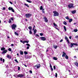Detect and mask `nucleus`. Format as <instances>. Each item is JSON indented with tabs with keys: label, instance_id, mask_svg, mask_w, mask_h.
Segmentation results:
<instances>
[{
	"label": "nucleus",
	"instance_id": "f257e3e1",
	"mask_svg": "<svg viewBox=\"0 0 78 78\" xmlns=\"http://www.w3.org/2000/svg\"><path fill=\"white\" fill-rule=\"evenodd\" d=\"M53 13H54L53 16H59V13L58 12L54 11L53 12Z\"/></svg>",
	"mask_w": 78,
	"mask_h": 78
},
{
	"label": "nucleus",
	"instance_id": "f03ea898",
	"mask_svg": "<svg viewBox=\"0 0 78 78\" xmlns=\"http://www.w3.org/2000/svg\"><path fill=\"white\" fill-rule=\"evenodd\" d=\"M32 16V14L30 13H27L25 14V16L26 18H30L31 16Z\"/></svg>",
	"mask_w": 78,
	"mask_h": 78
},
{
	"label": "nucleus",
	"instance_id": "7ed1b4c3",
	"mask_svg": "<svg viewBox=\"0 0 78 78\" xmlns=\"http://www.w3.org/2000/svg\"><path fill=\"white\" fill-rule=\"evenodd\" d=\"M17 27V25L16 24H13L11 26V27L12 28V30H16V28Z\"/></svg>",
	"mask_w": 78,
	"mask_h": 78
},
{
	"label": "nucleus",
	"instance_id": "20e7f679",
	"mask_svg": "<svg viewBox=\"0 0 78 78\" xmlns=\"http://www.w3.org/2000/svg\"><path fill=\"white\" fill-rule=\"evenodd\" d=\"M69 8H74V6H73V4L72 3L68 5Z\"/></svg>",
	"mask_w": 78,
	"mask_h": 78
},
{
	"label": "nucleus",
	"instance_id": "39448f33",
	"mask_svg": "<svg viewBox=\"0 0 78 78\" xmlns=\"http://www.w3.org/2000/svg\"><path fill=\"white\" fill-rule=\"evenodd\" d=\"M24 77V75L23 74H19L17 75V77L18 78H23Z\"/></svg>",
	"mask_w": 78,
	"mask_h": 78
},
{
	"label": "nucleus",
	"instance_id": "423d86ee",
	"mask_svg": "<svg viewBox=\"0 0 78 78\" xmlns=\"http://www.w3.org/2000/svg\"><path fill=\"white\" fill-rule=\"evenodd\" d=\"M20 42H21L22 43H23V44H25V43H27V44H28V42H29V41H22V40H20Z\"/></svg>",
	"mask_w": 78,
	"mask_h": 78
},
{
	"label": "nucleus",
	"instance_id": "0eeeda50",
	"mask_svg": "<svg viewBox=\"0 0 78 78\" xmlns=\"http://www.w3.org/2000/svg\"><path fill=\"white\" fill-rule=\"evenodd\" d=\"M40 38L42 41H46V38L44 37H40Z\"/></svg>",
	"mask_w": 78,
	"mask_h": 78
},
{
	"label": "nucleus",
	"instance_id": "6e6552de",
	"mask_svg": "<svg viewBox=\"0 0 78 78\" xmlns=\"http://www.w3.org/2000/svg\"><path fill=\"white\" fill-rule=\"evenodd\" d=\"M44 21L45 22H48V20L47 19V18L45 16H44Z\"/></svg>",
	"mask_w": 78,
	"mask_h": 78
},
{
	"label": "nucleus",
	"instance_id": "1a4fd4ad",
	"mask_svg": "<svg viewBox=\"0 0 78 78\" xmlns=\"http://www.w3.org/2000/svg\"><path fill=\"white\" fill-rule=\"evenodd\" d=\"M65 39L66 40H67V41L68 43V44H70V42H69V39H68V38L67 37V36L65 37Z\"/></svg>",
	"mask_w": 78,
	"mask_h": 78
},
{
	"label": "nucleus",
	"instance_id": "9d476101",
	"mask_svg": "<svg viewBox=\"0 0 78 78\" xmlns=\"http://www.w3.org/2000/svg\"><path fill=\"white\" fill-rule=\"evenodd\" d=\"M25 59H30L31 58L30 57V56L29 55H26L24 57Z\"/></svg>",
	"mask_w": 78,
	"mask_h": 78
},
{
	"label": "nucleus",
	"instance_id": "9b49d317",
	"mask_svg": "<svg viewBox=\"0 0 78 78\" xmlns=\"http://www.w3.org/2000/svg\"><path fill=\"white\" fill-rule=\"evenodd\" d=\"M8 52V50H4L2 53V54H5V53H7Z\"/></svg>",
	"mask_w": 78,
	"mask_h": 78
},
{
	"label": "nucleus",
	"instance_id": "f8f14e48",
	"mask_svg": "<svg viewBox=\"0 0 78 78\" xmlns=\"http://www.w3.org/2000/svg\"><path fill=\"white\" fill-rule=\"evenodd\" d=\"M62 53L63 54L62 55V57H64L65 56V55H66V53L64 51H63Z\"/></svg>",
	"mask_w": 78,
	"mask_h": 78
},
{
	"label": "nucleus",
	"instance_id": "ddd939ff",
	"mask_svg": "<svg viewBox=\"0 0 78 78\" xmlns=\"http://www.w3.org/2000/svg\"><path fill=\"white\" fill-rule=\"evenodd\" d=\"M76 10H73L71 12V13H72V14H74L76 13Z\"/></svg>",
	"mask_w": 78,
	"mask_h": 78
},
{
	"label": "nucleus",
	"instance_id": "4468645a",
	"mask_svg": "<svg viewBox=\"0 0 78 78\" xmlns=\"http://www.w3.org/2000/svg\"><path fill=\"white\" fill-rule=\"evenodd\" d=\"M75 65V66H77V67H78V62H75L74 63Z\"/></svg>",
	"mask_w": 78,
	"mask_h": 78
},
{
	"label": "nucleus",
	"instance_id": "2eb2a0df",
	"mask_svg": "<svg viewBox=\"0 0 78 78\" xmlns=\"http://www.w3.org/2000/svg\"><path fill=\"white\" fill-rule=\"evenodd\" d=\"M7 58L9 59H11V56H9V55H7Z\"/></svg>",
	"mask_w": 78,
	"mask_h": 78
},
{
	"label": "nucleus",
	"instance_id": "dca6fc26",
	"mask_svg": "<svg viewBox=\"0 0 78 78\" xmlns=\"http://www.w3.org/2000/svg\"><path fill=\"white\" fill-rule=\"evenodd\" d=\"M20 54H21V55H23V51H20Z\"/></svg>",
	"mask_w": 78,
	"mask_h": 78
},
{
	"label": "nucleus",
	"instance_id": "f3484780",
	"mask_svg": "<svg viewBox=\"0 0 78 78\" xmlns=\"http://www.w3.org/2000/svg\"><path fill=\"white\" fill-rule=\"evenodd\" d=\"M5 50V48L4 47H2L1 48V50L2 51H4V50Z\"/></svg>",
	"mask_w": 78,
	"mask_h": 78
},
{
	"label": "nucleus",
	"instance_id": "a211bd4d",
	"mask_svg": "<svg viewBox=\"0 0 78 78\" xmlns=\"http://www.w3.org/2000/svg\"><path fill=\"white\" fill-rule=\"evenodd\" d=\"M73 45H74V43H71V46H70V47L71 48L73 47Z\"/></svg>",
	"mask_w": 78,
	"mask_h": 78
},
{
	"label": "nucleus",
	"instance_id": "6ab92c4d",
	"mask_svg": "<svg viewBox=\"0 0 78 78\" xmlns=\"http://www.w3.org/2000/svg\"><path fill=\"white\" fill-rule=\"evenodd\" d=\"M40 67H41V65H40V64H39L38 65V66H37V69H39V68Z\"/></svg>",
	"mask_w": 78,
	"mask_h": 78
},
{
	"label": "nucleus",
	"instance_id": "aec40b11",
	"mask_svg": "<svg viewBox=\"0 0 78 78\" xmlns=\"http://www.w3.org/2000/svg\"><path fill=\"white\" fill-rule=\"evenodd\" d=\"M36 32H37V30L36 29H35L34 30V34H35L36 33Z\"/></svg>",
	"mask_w": 78,
	"mask_h": 78
},
{
	"label": "nucleus",
	"instance_id": "412c9836",
	"mask_svg": "<svg viewBox=\"0 0 78 78\" xmlns=\"http://www.w3.org/2000/svg\"><path fill=\"white\" fill-rule=\"evenodd\" d=\"M69 23H70V22H72L73 21V19H69Z\"/></svg>",
	"mask_w": 78,
	"mask_h": 78
},
{
	"label": "nucleus",
	"instance_id": "4be33fe9",
	"mask_svg": "<svg viewBox=\"0 0 78 78\" xmlns=\"http://www.w3.org/2000/svg\"><path fill=\"white\" fill-rule=\"evenodd\" d=\"M28 28L30 30H32V27L31 26H29L28 27Z\"/></svg>",
	"mask_w": 78,
	"mask_h": 78
},
{
	"label": "nucleus",
	"instance_id": "5701e85b",
	"mask_svg": "<svg viewBox=\"0 0 78 78\" xmlns=\"http://www.w3.org/2000/svg\"><path fill=\"white\" fill-rule=\"evenodd\" d=\"M64 29L65 31H67V29L66 28V27L65 26H64Z\"/></svg>",
	"mask_w": 78,
	"mask_h": 78
},
{
	"label": "nucleus",
	"instance_id": "b1692460",
	"mask_svg": "<svg viewBox=\"0 0 78 78\" xmlns=\"http://www.w3.org/2000/svg\"><path fill=\"white\" fill-rule=\"evenodd\" d=\"M24 5L25 6H26L28 8H29V5H28V4L25 3V4H24Z\"/></svg>",
	"mask_w": 78,
	"mask_h": 78
},
{
	"label": "nucleus",
	"instance_id": "393cba45",
	"mask_svg": "<svg viewBox=\"0 0 78 78\" xmlns=\"http://www.w3.org/2000/svg\"><path fill=\"white\" fill-rule=\"evenodd\" d=\"M74 31L76 33L78 31V29H75L74 30Z\"/></svg>",
	"mask_w": 78,
	"mask_h": 78
},
{
	"label": "nucleus",
	"instance_id": "a878e982",
	"mask_svg": "<svg viewBox=\"0 0 78 78\" xmlns=\"http://www.w3.org/2000/svg\"><path fill=\"white\" fill-rule=\"evenodd\" d=\"M53 47L54 48L56 49L57 48H58V46L54 45L53 46Z\"/></svg>",
	"mask_w": 78,
	"mask_h": 78
},
{
	"label": "nucleus",
	"instance_id": "bb28decb",
	"mask_svg": "<svg viewBox=\"0 0 78 78\" xmlns=\"http://www.w3.org/2000/svg\"><path fill=\"white\" fill-rule=\"evenodd\" d=\"M53 59L54 60H58V58H56V57H53Z\"/></svg>",
	"mask_w": 78,
	"mask_h": 78
},
{
	"label": "nucleus",
	"instance_id": "cd10ccee",
	"mask_svg": "<svg viewBox=\"0 0 78 78\" xmlns=\"http://www.w3.org/2000/svg\"><path fill=\"white\" fill-rule=\"evenodd\" d=\"M12 9V7H9L8 8V9L10 11H11V9Z\"/></svg>",
	"mask_w": 78,
	"mask_h": 78
},
{
	"label": "nucleus",
	"instance_id": "c85d7f7f",
	"mask_svg": "<svg viewBox=\"0 0 78 78\" xmlns=\"http://www.w3.org/2000/svg\"><path fill=\"white\" fill-rule=\"evenodd\" d=\"M65 58L66 59H69V57L67 55H66Z\"/></svg>",
	"mask_w": 78,
	"mask_h": 78
},
{
	"label": "nucleus",
	"instance_id": "c756f323",
	"mask_svg": "<svg viewBox=\"0 0 78 78\" xmlns=\"http://www.w3.org/2000/svg\"><path fill=\"white\" fill-rule=\"evenodd\" d=\"M63 23L65 25H67V23L66 21H64Z\"/></svg>",
	"mask_w": 78,
	"mask_h": 78
},
{
	"label": "nucleus",
	"instance_id": "7c9ffc66",
	"mask_svg": "<svg viewBox=\"0 0 78 78\" xmlns=\"http://www.w3.org/2000/svg\"><path fill=\"white\" fill-rule=\"evenodd\" d=\"M29 34H32V31H31V30L29 31Z\"/></svg>",
	"mask_w": 78,
	"mask_h": 78
},
{
	"label": "nucleus",
	"instance_id": "2f4dec72",
	"mask_svg": "<svg viewBox=\"0 0 78 78\" xmlns=\"http://www.w3.org/2000/svg\"><path fill=\"white\" fill-rule=\"evenodd\" d=\"M15 34L16 36H19V34H17L16 32H15Z\"/></svg>",
	"mask_w": 78,
	"mask_h": 78
},
{
	"label": "nucleus",
	"instance_id": "473e14b6",
	"mask_svg": "<svg viewBox=\"0 0 78 78\" xmlns=\"http://www.w3.org/2000/svg\"><path fill=\"white\" fill-rule=\"evenodd\" d=\"M24 53L25 55H27V54H28V52H27V51H24Z\"/></svg>",
	"mask_w": 78,
	"mask_h": 78
},
{
	"label": "nucleus",
	"instance_id": "72a5a7b5",
	"mask_svg": "<svg viewBox=\"0 0 78 78\" xmlns=\"http://www.w3.org/2000/svg\"><path fill=\"white\" fill-rule=\"evenodd\" d=\"M27 2H28V3H32V2H31V1H29V0H27Z\"/></svg>",
	"mask_w": 78,
	"mask_h": 78
},
{
	"label": "nucleus",
	"instance_id": "f704fd0d",
	"mask_svg": "<svg viewBox=\"0 0 78 78\" xmlns=\"http://www.w3.org/2000/svg\"><path fill=\"white\" fill-rule=\"evenodd\" d=\"M66 19H67L68 20H69V16H66Z\"/></svg>",
	"mask_w": 78,
	"mask_h": 78
},
{
	"label": "nucleus",
	"instance_id": "c9c22d12",
	"mask_svg": "<svg viewBox=\"0 0 78 78\" xmlns=\"http://www.w3.org/2000/svg\"><path fill=\"white\" fill-rule=\"evenodd\" d=\"M8 50L9 51H11V48H9Z\"/></svg>",
	"mask_w": 78,
	"mask_h": 78
},
{
	"label": "nucleus",
	"instance_id": "e433bc0d",
	"mask_svg": "<svg viewBox=\"0 0 78 78\" xmlns=\"http://www.w3.org/2000/svg\"><path fill=\"white\" fill-rule=\"evenodd\" d=\"M74 45H75L76 46H78V45L77 43H74Z\"/></svg>",
	"mask_w": 78,
	"mask_h": 78
},
{
	"label": "nucleus",
	"instance_id": "4c0bfd02",
	"mask_svg": "<svg viewBox=\"0 0 78 78\" xmlns=\"http://www.w3.org/2000/svg\"><path fill=\"white\" fill-rule=\"evenodd\" d=\"M53 24L54 26H55V27H58V25H57L55 23H54Z\"/></svg>",
	"mask_w": 78,
	"mask_h": 78
},
{
	"label": "nucleus",
	"instance_id": "58836bf2",
	"mask_svg": "<svg viewBox=\"0 0 78 78\" xmlns=\"http://www.w3.org/2000/svg\"><path fill=\"white\" fill-rule=\"evenodd\" d=\"M11 10L12 12H14V9H13V8H12V9Z\"/></svg>",
	"mask_w": 78,
	"mask_h": 78
},
{
	"label": "nucleus",
	"instance_id": "ea45409f",
	"mask_svg": "<svg viewBox=\"0 0 78 78\" xmlns=\"http://www.w3.org/2000/svg\"><path fill=\"white\" fill-rule=\"evenodd\" d=\"M11 22H12L11 20V19H10L9 20V23H11Z\"/></svg>",
	"mask_w": 78,
	"mask_h": 78
},
{
	"label": "nucleus",
	"instance_id": "a19ab883",
	"mask_svg": "<svg viewBox=\"0 0 78 78\" xmlns=\"http://www.w3.org/2000/svg\"><path fill=\"white\" fill-rule=\"evenodd\" d=\"M43 9V7H42V6H41L40 9L41 10H42V9Z\"/></svg>",
	"mask_w": 78,
	"mask_h": 78
},
{
	"label": "nucleus",
	"instance_id": "79ce46f5",
	"mask_svg": "<svg viewBox=\"0 0 78 78\" xmlns=\"http://www.w3.org/2000/svg\"><path fill=\"white\" fill-rule=\"evenodd\" d=\"M40 35L41 36H43V34L42 33H41L40 34Z\"/></svg>",
	"mask_w": 78,
	"mask_h": 78
},
{
	"label": "nucleus",
	"instance_id": "37998d69",
	"mask_svg": "<svg viewBox=\"0 0 78 78\" xmlns=\"http://www.w3.org/2000/svg\"><path fill=\"white\" fill-rule=\"evenodd\" d=\"M15 61L16 62H17V63H19V62L17 61V59H15Z\"/></svg>",
	"mask_w": 78,
	"mask_h": 78
},
{
	"label": "nucleus",
	"instance_id": "c03bdc74",
	"mask_svg": "<svg viewBox=\"0 0 78 78\" xmlns=\"http://www.w3.org/2000/svg\"><path fill=\"white\" fill-rule=\"evenodd\" d=\"M58 76V74H57V73H55V77L56 78Z\"/></svg>",
	"mask_w": 78,
	"mask_h": 78
},
{
	"label": "nucleus",
	"instance_id": "a18cd8bd",
	"mask_svg": "<svg viewBox=\"0 0 78 78\" xmlns=\"http://www.w3.org/2000/svg\"><path fill=\"white\" fill-rule=\"evenodd\" d=\"M53 69L54 70H56V67H55V66H53Z\"/></svg>",
	"mask_w": 78,
	"mask_h": 78
},
{
	"label": "nucleus",
	"instance_id": "49530a36",
	"mask_svg": "<svg viewBox=\"0 0 78 78\" xmlns=\"http://www.w3.org/2000/svg\"><path fill=\"white\" fill-rule=\"evenodd\" d=\"M26 45H27V46H28L29 47L30 46V45L29 44H26Z\"/></svg>",
	"mask_w": 78,
	"mask_h": 78
},
{
	"label": "nucleus",
	"instance_id": "de8ad7c7",
	"mask_svg": "<svg viewBox=\"0 0 78 78\" xmlns=\"http://www.w3.org/2000/svg\"><path fill=\"white\" fill-rule=\"evenodd\" d=\"M50 68H52V66H51V65L50 63Z\"/></svg>",
	"mask_w": 78,
	"mask_h": 78
},
{
	"label": "nucleus",
	"instance_id": "09e8293b",
	"mask_svg": "<svg viewBox=\"0 0 78 78\" xmlns=\"http://www.w3.org/2000/svg\"><path fill=\"white\" fill-rule=\"evenodd\" d=\"M29 72H30V73H33V72H32V71L30 70L29 71Z\"/></svg>",
	"mask_w": 78,
	"mask_h": 78
},
{
	"label": "nucleus",
	"instance_id": "8fccbe9b",
	"mask_svg": "<svg viewBox=\"0 0 78 78\" xmlns=\"http://www.w3.org/2000/svg\"><path fill=\"white\" fill-rule=\"evenodd\" d=\"M2 9L3 10H5V9H6V8H5V7H3Z\"/></svg>",
	"mask_w": 78,
	"mask_h": 78
},
{
	"label": "nucleus",
	"instance_id": "3c124183",
	"mask_svg": "<svg viewBox=\"0 0 78 78\" xmlns=\"http://www.w3.org/2000/svg\"><path fill=\"white\" fill-rule=\"evenodd\" d=\"M63 41V39H62L60 41V42H61Z\"/></svg>",
	"mask_w": 78,
	"mask_h": 78
},
{
	"label": "nucleus",
	"instance_id": "603ef678",
	"mask_svg": "<svg viewBox=\"0 0 78 78\" xmlns=\"http://www.w3.org/2000/svg\"><path fill=\"white\" fill-rule=\"evenodd\" d=\"M75 38H76V39H78V36H76L75 37Z\"/></svg>",
	"mask_w": 78,
	"mask_h": 78
},
{
	"label": "nucleus",
	"instance_id": "864d4df0",
	"mask_svg": "<svg viewBox=\"0 0 78 78\" xmlns=\"http://www.w3.org/2000/svg\"><path fill=\"white\" fill-rule=\"evenodd\" d=\"M11 20H14V18H13V17H11V19H10Z\"/></svg>",
	"mask_w": 78,
	"mask_h": 78
},
{
	"label": "nucleus",
	"instance_id": "5fc2aeb1",
	"mask_svg": "<svg viewBox=\"0 0 78 78\" xmlns=\"http://www.w3.org/2000/svg\"><path fill=\"white\" fill-rule=\"evenodd\" d=\"M18 70H20V67H18Z\"/></svg>",
	"mask_w": 78,
	"mask_h": 78
},
{
	"label": "nucleus",
	"instance_id": "6e6d98bb",
	"mask_svg": "<svg viewBox=\"0 0 78 78\" xmlns=\"http://www.w3.org/2000/svg\"><path fill=\"white\" fill-rule=\"evenodd\" d=\"M29 48H30V47L27 46V50H28V49H29Z\"/></svg>",
	"mask_w": 78,
	"mask_h": 78
},
{
	"label": "nucleus",
	"instance_id": "4d7b16f0",
	"mask_svg": "<svg viewBox=\"0 0 78 78\" xmlns=\"http://www.w3.org/2000/svg\"><path fill=\"white\" fill-rule=\"evenodd\" d=\"M69 38L70 39H72V36H70L69 37Z\"/></svg>",
	"mask_w": 78,
	"mask_h": 78
},
{
	"label": "nucleus",
	"instance_id": "13d9d810",
	"mask_svg": "<svg viewBox=\"0 0 78 78\" xmlns=\"http://www.w3.org/2000/svg\"><path fill=\"white\" fill-rule=\"evenodd\" d=\"M0 61H3V58H0Z\"/></svg>",
	"mask_w": 78,
	"mask_h": 78
},
{
	"label": "nucleus",
	"instance_id": "bf43d9fd",
	"mask_svg": "<svg viewBox=\"0 0 78 78\" xmlns=\"http://www.w3.org/2000/svg\"><path fill=\"white\" fill-rule=\"evenodd\" d=\"M3 63H4V62H5V59H3Z\"/></svg>",
	"mask_w": 78,
	"mask_h": 78
},
{
	"label": "nucleus",
	"instance_id": "052dcab7",
	"mask_svg": "<svg viewBox=\"0 0 78 78\" xmlns=\"http://www.w3.org/2000/svg\"><path fill=\"white\" fill-rule=\"evenodd\" d=\"M55 28L56 29V30H58V31H59V30L58 29V28H57V27H55Z\"/></svg>",
	"mask_w": 78,
	"mask_h": 78
},
{
	"label": "nucleus",
	"instance_id": "680f3d73",
	"mask_svg": "<svg viewBox=\"0 0 78 78\" xmlns=\"http://www.w3.org/2000/svg\"><path fill=\"white\" fill-rule=\"evenodd\" d=\"M10 3H11V5H12V2H9Z\"/></svg>",
	"mask_w": 78,
	"mask_h": 78
},
{
	"label": "nucleus",
	"instance_id": "e2e57ef3",
	"mask_svg": "<svg viewBox=\"0 0 78 78\" xmlns=\"http://www.w3.org/2000/svg\"><path fill=\"white\" fill-rule=\"evenodd\" d=\"M11 46L12 47H13L14 46V44H11Z\"/></svg>",
	"mask_w": 78,
	"mask_h": 78
},
{
	"label": "nucleus",
	"instance_id": "0e129e2a",
	"mask_svg": "<svg viewBox=\"0 0 78 78\" xmlns=\"http://www.w3.org/2000/svg\"><path fill=\"white\" fill-rule=\"evenodd\" d=\"M51 71H53V68H51Z\"/></svg>",
	"mask_w": 78,
	"mask_h": 78
},
{
	"label": "nucleus",
	"instance_id": "69168bd1",
	"mask_svg": "<svg viewBox=\"0 0 78 78\" xmlns=\"http://www.w3.org/2000/svg\"><path fill=\"white\" fill-rule=\"evenodd\" d=\"M42 12L43 13H45V11H42Z\"/></svg>",
	"mask_w": 78,
	"mask_h": 78
},
{
	"label": "nucleus",
	"instance_id": "338daca9",
	"mask_svg": "<svg viewBox=\"0 0 78 78\" xmlns=\"http://www.w3.org/2000/svg\"><path fill=\"white\" fill-rule=\"evenodd\" d=\"M14 76L16 78L17 77L16 76V75H14Z\"/></svg>",
	"mask_w": 78,
	"mask_h": 78
},
{
	"label": "nucleus",
	"instance_id": "774afa93",
	"mask_svg": "<svg viewBox=\"0 0 78 78\" xmlns=\"http://www.w3.org/2000/svg\"><path fill=\"white\" fill-rule=\"evenodd\" d=\"M36 36H37L38 37H39V35L37 34H36Z\"/></svg>",
	"mask_w": 78,
	"mask_h": 78
}]
</instances>
